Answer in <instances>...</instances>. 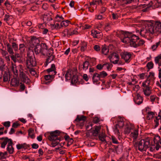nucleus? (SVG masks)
I'll return each mask as SVG.
<instances>
[{
    "label": "nucleus",
    "mask_w": 161,
    "mask_h": 161,
    "mask_svg": "<svg viewBox=\"0 0 161 161\" xmlns=\"http://www.w3.org/2000/svg\"><path fill=\"white\" fill-rule=\"evenodd\" d=\"M155 116L154 113L152 112H148L147 115V119L148 120L152 119Z\"/></svg>",
    "instance_id": "nucleus-40"
},
{
    "label": "nucleus",
    "mask_w": 161,
    "mask_h": 161,
    "mask_svg": "<svg viewBox=\"0 0 161 161\" xmlns=\"http://www.w3.org/2000/svg\"><path fill=\"white\" fill-rule=\"evenodd\" d=\"M134 128V126L131 125L126 126L124 130L125 134H128L130 132H131V131L133 130Z\"/></svg>",
    "instance_id": "nucleus-27"
},
{
    "label": "nucleus",
    "mask_w": 161,
    "mask_h": 161,
    "mask_svg": "<svg viewBox=\"0 0 161 161\" xmlns=\"http://www.w3.org/2000/svg\"><path fill=\"white\" fill-rule=\"evenodd\" d=\"M105 137L106 136L104 133H102L101 134H100L99 136V139L103 142H105Z\"/></svg>",
    "instance_id": "nucleus-41"
},
{
    "label": "nucleus",
    "mask_w": 161,
    "mask_h": 161,
    "mask_svg": "<svg viewBox=\"0 0 161 161\" xmlns=\"http://www.w3.org/2000/svg\"><path fill=\"white\" fill-rule=\"evenodd\" d=\"M108 58L111 63L114 64H116L118 63L119 57L117 53L113 52L108 56Z\"/></svg>",
    "instance_id": "nucleus-7"
},
{
    "label": "nucleus",
    "mask_w": 161,
    "mask_h": 161,
    "mask_svg": "<svg viewBox=\"0 0 161 161\" xmlns=\"http://www.w3.org/2000/svg\"><path fill=\"white\" fill-rule=\"evenodd\" d=\"M4 67L3 61L2 58H0V69L2 71H3Z\"/></svg>",
    "instance_id": "nucleus-46"
},
{
    "label": "nucleus",
    "mask_w": 161,
    "mask_h": 161,
    "mask_svg": "<svg viewBox=\"0 0 161 161\" xmlns=\"http://www.w3.org/2000/svg\"><path fill=\"white\" fill-rule=\"evenodd\" d=\"M111 29L110 25L109 24H107L105 26V30L106 31H108Z\"/></svg>",
    "instance_id": "nucleus-53"
},
{
    "label": "nucleus",
    "mask_w": 161,
    "mask_h": 161,
    "mask_svg": "<svg viewBox=\"0 0 161 161\" xmlns=\"http://www.w3.org/2000/svg\"><path fill=\"white\" fill-rule=\"evenodd\" d=\"M94 49L95 51H99L100 49V47L99 46L97 45H96L94 46Z\"/></svg>",
    "instance_id": "nucleus-59"
},
{
    "label": "nucleus",
    "mask_w": 161,
    "mask_h": 161,
    "mask_svg": "<svg viewBox=\"0 0 161 161\" xmlns=\"http://www.w3.org/2000/svg\"><path fill=\"white\" fill-rule=\"evenodd\" d=\"M134 101L136 104L139 105L142 102V98L139 94H137L136 97L134 98Z\"/></svg>",
    "instance_id": "nucleus-22"
},
{
    "label": "nucleus",
    "mask_w": 161,
    "mask_h": 161,
    "mask_svg": "<svg viewBox=\"0 0 161 161\" xmlns=\"http://www.w3.org/2000/svg\"><path fill=\"white\" fill-rule=\"evenodd\" d=\"M62 140V138H59L57 140L55 141H51L52 142L51 143V146L52 147H55L56 146L59 142Z\"/></svg>",
    "instance_id": "nucleus-36"
},
{
    "label": "nucleus",
    "mask_w": 161,
    "mask_h": 161,
    "mask_svg": "<svg viewBox=\"0 0 161 161\" xmlns=\"http://www.w3.org/2000/svg\"><path fill=\"white\" fill-rule=\"evenodd\" d=\"M99 75L100 78H104L107 75V73L104 71H103L100 72V73L99 74Z\"/></svg>",
    "instance_id": "nucleus-48"
},
{
    "label": "nucleus",
    "mask_w": 161,
    "mask_h": 161,
    "mask_svg": "<svg viewBox=\"0 0 161 161\" xmlns=\"http://www.w3.org/2000/svg\"><path fill=\"white\" fill-rule=\"evenodd\" d=\"M138 136V130L136 128L133 129L131 131V133L130 136L133 138L134 141L136 140Z\"/></svg>",
    "instance_id": "nucleus-16"
},
{
    "label": "nucleus",
    "mask_w": 161,
    "mask_h": 161,
    "mask_svg": "<svg viewBox=\"0 0 161 161\" xmlns=\"http://www.w3.org/2000/svg\"><path fill=\"white\" fill-rule=\"evenodd\" d=\"M52 77V75H46L45 76V79L46 80H49Z\"/></svg>",
    "instance_id": "nucleus-63"
},
{
    "label": "nucleus",
    "mask_w": 161,
    "mask_h": 161,
    "mask_svg": "<svg viewBox=\"0 0 161 161\" xmlns=\"http://www.w3.org/2000/svg\"><path fill=\"white\" fill-rule=\"evenodd\" d=\"M92 79L94 83L96 82L99 81L100 80V78L99 74L96 73H94L93 75Z\"/></svg>",
    "instance_id": "nucleus-24"
},
{
    "label": "nucleus",
    "mask_w": 161,
    "mask_h": 161,
    "mask_svg": "<svg viewBox=\"0 0 161 161\" xmlns=\"http://www.w3.org/2000/svg\"><path fill=\"white\" fill-rule=\"evenodd\" d=\"M93 121L95 123H97L99 121V119L97 117H95L93 118Z\"/></svg>",
    "instance_id": "nucleus-61"
},
{
    "label": "nucleus",
    "mask_w": 161,
    "mask_h": 161,
    "mask_svg": "<svg viewBox=\"0 0 161 161\" xmlns=\"http://www.w3.org/2000/svg\"><path fill=\"white\" fill-rule=\"evenodd\" d=\"M28 135L32 139L35 138L34 129L30 128L28 130Z\"/></svg>",
    "instance_id": "nucleus-31"
},
{
    "label": "nucleus",
    "mask_w": 161,
    "mask_h": 161,
    "mask_svg": "<svg viewBox=\"0 0 161 161\" xmlns=\"http://www.w3.org/2000/svg\"><path fill=\"white\" fill-rule=\"evenodd\" d=\"M160 44V42H156L155 44L153 45L152 46V49L153 50H156V49L157 48V47L158 46V45H159Z\"/></svg>",
    "instance_id": "nucleus-50"
},
{
    "label": "nucleus",
    "mask_w": 161,
    "mask_h": 161,
    "mask_svg": "<svg viewBox=\"0 0 161 161\" xmlns=\"http://www.w3.org/2000/svg\"><path fill=\"white\" fill-rule=\"evenodd\" d=\"M19 76L24 82L28 83L30 82V80L27 76H26L23 71L19 70Z\"/></svg>",
    "instance_id": "nucleus-17"
},
{
    "label": "nucleus",
    "mask_w": 161,
    "mask_h": 161,
    "mask_svg": "<svg viewBox=\"0 0 161 161\" xmlns=\"http://www.w3.org/2000/svg\"><path fill=\"white\" fill-rule=\"evenodd\" d=\"M12 47L14 51H17L18 50V46L17 44L14 42H13L12 43Z\"/></svg>",
    "instance_id": "nucleus-49"
},
{
    "label": "nucleus",
    "mask_w": 161,
    "mask_h": 161,
    "mask_svg": "<svg viewBox=\"0 0 161 161\" xmlns=\"http://www.w3.org/2000/svg\"><path fill=\"white\" fill-rule=\"evenodd\" d=\"M22 66H21V65H19V66H16V65L12 63V66H11L12 70L13 71V72L14 74L16 76H17L18 75V70H19V74H20L19 70H21V71H23L22 69Z\"/></svg>",
    "instance_id": "nucleus-12"
},
{
    "label": "nucleus",
    "mask_w": 161,
    "mask_h": 161,
    "mask_svg": "<svg viewBox=\"0 0 161 161\" xmlns=\"http://www.w3.org/2000/svg\"><path fill=\"white\" fill-rule=\"evenodd\" d=\"M161 32V22L156 21L154 25L152 24L143 28L140 31V33L143 37L152 38L154 36L158 35Z\"/></svg>",
    "instance_id": "nucleus-1"
},
{
    "label": "nucleus",
    "mask_w": 161,
    "mask_h": 161,
    "mask_svg": "<svg viewBox=\"0 0 161 161\" xmlns=\"http://www.w3.org/2000/svg\"><path fill=\"white\" fill-rule=\"evenodd\" d=\"M19 80L15 78L12 79L11 81V85L13 86H18L19 85Z\"/></svg>",
    "instance_id": "nucleus-26"
},
{
    "label": "nucleus",
    "mask_w": 161,
    "mask_h": 161,
    "mask_svg": "<svg viewBox=\"0 0 161 161\" xmlns=\"http://www.w3.org/2000/svg\"><path fill=\"white\" fill-rule=\"evenodd\" d=\"M25 47L23 44H20L19 46V50L21 53H23L25 51Z\"/></svg>",
    "instance_id": "nucleus-37"
},
{
    "label": "nucleus",
    "mask_w": 161,
    "mask_h": 161,
    "mask_svg": "<svg viewBox=\"0 0 161 161\" xmlns=\"http://www.w3.org/2000/svg\"><path fill=\"white\" fill-rule=\"evenodd\" d=\"M152 141L148 137L145 140H141L140 141L138 144V149L141 151H145L147 149L151 146H153L152 144L153 142L151 143L150 141Z\"/></svg>",
    "instance_id": "nucleus-5"
},
{
    "label": "nucleus",
    "mask_w": 161,
    "mask_h": 161,
    "mask_svg": "<svg viewBox=\"0 0 161 161\" xmlns=\"http://www.w3.org/2000/svg\"><path fill=\"white\" fill-rule=\"evenodd\" d=\"M12 144L13 143H11L10 145H7V150L10 154H13L14 151V149L13 147Z\"/></svg>",
    "instance_id": "nucleus-29"
},
{
    "label": "nucleus",
    "mask_w": 161,
    "mask_h": 161,
    "mask_svg": "<svg viewBox=\"0 0 161 161\" xmlns=\"http://www.w3.org/2000/svg\"><path fill=\"white\" fill-rule=\"evenodd\" d=\"M32 147L35 149H37L38 147V145L37 144L34 143L31 145Z\"/></svg>",
    "instance_id": "nucleus-57"
},
{
    "label": "nucleus",
    "mask_w": 161,
    "mask_h": 161,
    "mask_svg": "<svg viewBox=\"0 0 161 161\" xmlns=\"http://www.w3.org/2000/svg\"><path fill=\"white\" fill-rule=\"evenodd\" d=\"M153 64L152 62H148L147 65V66L149 69H151L153 68Z\"/></svg>",
    "instance_id": "nucleus-51"
},
{
    "label": "nucleus",
    "mask_w": 161,
    "mask_h": 161,
    "mask_svg": "<svg viewBox=\"0 0 161 161\" xmlns=\"http://www.w3.org/2000/svg\"><path fill=\"white\" fill-rule=\"evenodd\" d=\"M64 34L65 36H71L74 34H77L78 32L77 29L72 30L71 29H66L64 31Z\"/></svg>",
    "instance_id": "nucleus-14"
},
{
    "label": "nucleus",
    "mask_w": 161,
    "mask_h": 161,
    "mask_svg": "<svg viewBox=\"0 0 161 161\" xmlns=\"http://www.w3.org/2000/svg\"><path fill=\"white\" fill-rule=\"evenodd\" d=\"M83 78L86 81H87L89 80V78H88V76H87V75L86 74H84L83 75Z\"/></svg>",
    "instance_id": "nucleus-62"
},
{
    "label": "nucleus",
    "mask_w": 161,
    "mask_h": 161,
    "mask_svg": "<svg viewBox=\"0 0 161 161\" xmlns=\"http://www.w3.org/2000/svg\"><path fill=\"white\" fill-rule=\"evenodd\" d=\"M92 124L90 123L86 126V129L87 131L86 136L89 138H92V136H96L97 135L100 128L99 126H95L92 127Z\"/></svg>",
    "instance_id": "nucleus-4"
},
{
    "label": "nucleus",
    "mask_w": 161,
    "mask_h": 161,
    "mask_svg": "<svg viewBox=\"0 0 161 161\" xmlns=\"http://www.w3.org/2000/svg\"><path fill=\"white\" fill-rule=\"evenodd\" d=\"M86 119V117L84 116L78 115L74 121L76 122V124L78 126L81 127L84 125V122Z\"/></svg>",
    "instance_id": "nucleus-8"
},
{
    "label": "nucleus",
    "mask_w": 161,
    "mask_h": 161,
    "mask_svg": "<svg viewBox=\"0 0 161 161\" xmlns=\"http://www.w3.org/2000/svg\"><path fill=\"white\" fill-rule=\"evenodd\" d=\"M70 21L68 20H63L62 22H61V25L62 27H66L68 25Z\"/></svg>",
    "instance_id": "nucleus-39"
},
{
    "label": "nucleus",
    "mask_w": 161,
    "mask_h": 161,
    "mask_svg": "<svg viewBox=\"0 0 161 161\" xmlns=\"http://www.w3.org/2000/svg\"><path fill=\"white\" fill-rule=\"evenodd\" d=\"M150 82L148 79L142 83V88H147L150 87Z\"/></svg>",
    "instance_id": "nucleus-35"
},
{
    "label": "nucleus",
    "mask_w": 161,
    "mask_h": 161,
    "mask_svg": "<svg viewBox=\"0 0 161 161\" xmlns=\"http://www.w3.org/2000/svg\"><path fill=\"white\" fill-rule=\"evenodd\" d=\"M60 135L59 131L56 130L51 132L49 136V139L50 141H55L58 139L59 138H62V140L63 139V138H60L58 137Z\"/></svg>",
    "instance_id": "nucleus-11"
},
{
    "label": "nucleus",
    "mask_w": 161,
    "mask_h": 161,
    "mask_svg": "<svg viewBox=\"0 0 161 161\" xmlns=\"http://www.w3.org/2000/svg\"><path fill=\"white\" fill-rule=\"evenodd\" d=\"M16 148L18 150H20L22 149H27L29 147V145L27 144L26 143H19L16 145Z\"/></svg>",
    "instance_id": "nucleus-20"
},
{
    "label": "nucleus",
    "mask_w": 161,
    "mask_h": 161,
    "mask_svg": "<svg viewBox=\"0 0 161 161\" xmlns=\"http://www.w3.org/2000/svg\"><path fill=\"white\" fill-rule=\"evenodd\" d=\"M2 53L3 56L5 57L8 55V52L5 50H2Z\"/></svg>",
    "instance_id": "nucleus-64"
},
{
    "label": "nucleus",
    "mask_w": 161,
    "mask_h": 161,
    "mask_svg": "<svg viewBox=\"0 0 161 161\" xmlns=\"http://www.w3.org/2000/svg\"><path fill=\"white\" fill-rule=\"evenodd\" d=\"M64 19L62 16L57 15L55 17V20L58 22H61Z\"/></svg>",
    "instance_id": "nucleus-43"
},
{
    "label": "nucleus",
    "mask_w": 161,
    "mask_h": 161,
    "mask_svg": "<svg viewBox=\"0 0 161 161\" xmlns=\"http://www.w3.org/2000/svg\"><path fill=\"white\" fill-rule=\"evenodd\" d=\"M91 35L94 38H99L101 36L100 32L95 30H92L91 32Z\"/></svg>",
    "instance_id": "nucleus-23"
},
{
    "label": "nucleus",
    "mask_w": 161,
    "mask_h": 161,
    "mask_svg": "<svg viewBox=\"0 0 161 161\" xmlns=\"http://www.w3.org/2000/svg\"><path fill=\"white\" fill-rule=\"evenodd\" d=\"M20 89L21 90V91H23L24 90L25 88V86L24 84L22 83H20Z\"/></svg>",
    "instance_id": "nucleus-58"
},
{
    "label": "nucleus",
    "mask_w": 161,
    "mask_h": 161,
    "mask_svg": "<svg viewBox=\"0 0 161 161\" xmlns=\"http://www.w3.org/2000/svg\"><path fill=\"white\" fill-rule=\"evenodd\" d=\"M140 78L141 79H143L145 78L146 76V73H142L139 75Z\"/></svg>",
    "instance_id": "nucleus-54"
},
{
    "label": "nucleus",
    "mask_w": 161,
    "mask_h": 161,
    "mask_svg": "<svg viewBox=\"0 0 161 161\" xmlns=\"http://www.w3.org/2000/svg\"><path fill=\"white\" fill-rule=\"evenodd\" d=\"M7 152H5L4 153L0 152V160L4 159L6 158V155L7 154Z\"/></svg>",
    "instance_id": "nucleus-44"
},
{
    "label": "nucleus",
    "mask_w": 161,
    "mask_h": 161,
    "mask_svg": "<svg viewBox=\"0 0 161 161\" xmlns=\"http://www.w3.org/2000/svg\"><path fill=\"white\" fill-rule=\"evenodd\" d=\"M7 49L8 52L11 55H13L14 54V52L13 50V48L11 47L10 44L8 43L7 45Z\"/></svg>",
    "instance_id": "nucleus-32"
},
{
    "label": "nucleus",
    "mask_w": 161,
    "mask_h": 161,
    "mask_svg": "<svg viewBox=\"0 0 161 161\" xmlns=\"http://www.w3.org/2000/svg\"><path fill=\"white\" fill-rule=\"evenodd\" d=\"M124 125V122L121 119H120V120L119 121L117 124H116V125L115 126L114 128V131L115 133L117 135L119 134V130L118 129V128H121L123 127Z\"/></svg>",
    "instance_id": "nucleus-13"
},
{
    "label": "nucleus",
    "mask_w": 161,
    "mask_h": 161,
    "mask_svg": "<svg viewBox=\"0 0 161 161\" xmlns=\"http://www.w3.org/2000/svg\"><path fill=\"white\" fill-rule=\"evenodd\" d=\"M89 65V63L87 61L85 62L83 65V69L84 70H86L88 67Z\"/></svg>",
    "instance_id": "nucleus-42"
},
{
    "label": "nucleus",
    "mask_w": 161,
    "mask_h": 161,
    "mask_svg": "<svg viewBox=\"0 0 161 161\" xmlns=\"http://www.w3.org/2000/svg\"><path fill=\"white\" fill-rule=\"evenodd\" d=\"M55 27L54 28L56 29H58L60 28L62 26L61 25V24H60L59 23H56L54 24Z\"/></svg>",
    "instance_id": "nucleus-56"
},
{
    "label": "nucleus",
    "mask_w": 161,
    "mask_h": 161,
    "mask_svg": "<svg viewBox=\"0 0 161 161\" xmlns=\"http://www.w3.org/2000/svg\"><path fill=\"white\" fill-rule=\"evenodd\" d=\"M11 143H12V141L11 139L7 138H3L2 139V142L1 143V147L2 148H4L7 144V145H9Z\"/></svg>",
    "instance_id": "nucleus-15"
},
{
    "label": "nucleus",
    "mask_w": 161,
    "mask_h": 161,
    "mask_svg": "<svg viewBox=\"0 0 161 161\" xmlns=\"http://www.w3.org/2000/svg\"><path fill=\"white\" fill-rule=\"evenodd\" d=\"M102 53L104 55H107L109 49L106 46H103L102 49Z\"/></svg>",
    "instance_id": "nucleus-33"
},
{
    "label": "nucleus",
    "mask_w": 161,
    "mask_h": 161,
    "mask_svg": "<svg viewBox=\"0 0 161 161\" xmlns=\"http://www.w3.org/2000/svg\"><path fill=\"white\" fill-rule=\"evenodd\" d=\"M112 64L110 63H106L103 65L104 69H106L108 70H110L112 67Z\"/></svg>",
    "instance_id": "nucleus-34"
},
{
    "label": "nucleus",
    "mask_w": 161,
    "mask_h": 161,
    "mask_svg": "<svg viewBox=\"0 0 161 161\" xmlns=\"http://www.w3.org/2000/svg\"><path fill=\"white\" fill-rule=\"evenodd\" d=\"M30 69L29 71L31 74L33 76H35V77H37V75L36 73L35 70L33 68H30Z\"/></svg>",
    "instance_id": "nucleus-47"
},
{
    "label": "nucleus",
    "mask_w": 161,
    "mask_h": 161,
    "mask_svg": "<svg viewBox=\"0 0 161 161\" xmlns=\"http://www.w3.org/2000/svg\"><path fill=\"white\" fill-rule=\"evenodd\" d=\"M11 58L14 62H19L20 59V56L18 53H15L14 55H11Z\"/></svg>",
    "instance_id": "nucleus-19"
},
{
    "label": "nucleus",
    "mask_w": 161,
    "mask_h": 161,
    "mask_svg": "<svg viewBox=\"0 0 161 161\" xmlns=\"http://www.w3.org/2000/svg\"><path fill=\"white\" fill-rule=\"evenodd\" d=\"M27 59L26 65L28 68H30L36 65V62L35 61L33 51L31 50H29L27 53Z\"/></svg>",
    "instance_id": "nucleus-6"
},
{
    "label": "nucleus",
    "mask_w": 161,
    "mask_h": 161,
    "mask_svg": "<svg viewBox=\"0 0 161 161\" xmlns=\"http://www.w3.org/2000/svg\"><path fill=\"white\" fill-rule=\"evenodd\" d=\"M139 38L136 36L129 32H125L121 38V41L126 44H129L131 47H136L138 46L143 45L144 42L141 40L138 42Z\"/></svg>",
    "instance_id": "nucleus-2"
},
{
    "label": "nucleus",
    "mask_w": 161,
    "mask_h": 161,
    "mask_svg": "<svg viewBox=\"0 0 161 161\" xmlns=\"http://www.w3.org/2000/svg\"><path fill=\"white\" fill-rule=\"evenodd\" d=\"M76 74V70H75L74 74L71 79V82L73 83H75L78 81V78Z\"/></svg>",
    "instance_id": "nucleus-25"
},
{
    "label": "nucleus",
    "mask_w": 161,
    "mask_h": 161,
    "mask_svg": "<svg viewBox=\"0 0 161 161\" xmlns=\"http://www.w3.org/2000/svg\"><path fill=\"white\" fill-rule=\"evenodd\" d=\"M87 44L86 42H82V45L81 47V50L82 51H85L86 48Z\"/></svg>",
    "instance_id": "nucleus-45"
},
{
    "label": "nucleus",
    "mask_w": 161,
    "mask_h": 161,
    "mask_svg": "<svg viewBox=\"0 0 161 161\" xmlns=\"http://www.w3.org/2000/svg\"><path fill=\"white\" fill-rule=\"evenodd\" d=\"M155 61L156 64L159 66H161V54L159 55L155 58Z\"/></svg>",
    "instance_id": "nucleus-30"
},
{
    "label": "nucleus",
    "mask_w": 161,
    "mask_h": 161,
    "mask_svg": "<svg viewBox=\"0 0 161 161\" xmlns=\"http://www.w3.org/2000/svg\"><path fill=\"white\" fill-rule=\"evenodd\" d=\"M30 47H29V50H32L34 48V51L36 54H41L44 55L47 51V46L44 43H40L39 40L36 37H32L31 39L30 43Z\"/></svg>",
    "instance_id": "nucleus-3"
},
{
    "label": "nucleus",
    "mask_w": 161,
    "mask_h": 161,
    "mask_svg": "<svg viewBox=\"0 0 161 161\" xmlns=\"http://www.w3.org/2000/svg\"><path fill=\"white\" fill-rule=\"evenodd\" d=\"M10 124L9 121H6L3 123V124L5 127L8 128L10 126Z\"/></svg>",
    "instance_id": "nucleus-55"
},
{
    "label": "nucleus",
    "mask_w": 161,
    "mask_h": 161,
    "mask_svg": "<svg viewBox=\"0 0 161 161\" xmlns=\"http://www.w3.org/2000/svg\"><path fill=\"white\" fill-rule=\"evenodd\" d=\"M102 1L101 0L93 1L92 2L90 3V5H94V7L96 8L97 5H100L102 4Z\"/></svg>",
    "instance_id": "nucleus-28"
},
{
    "label": "nucleus",
    "mask_w": 161,
    "mask_h": 161,
    "mask_svg": "<svg viewBox=\"0 0 161 161\" xmlns=\"http://www.w3.org/2000/svg\"><path fill=\"white\" fill-rule=\"evenodd\" d=\"M103 18V15H96L95 19H101Z\"/></svg>",
    "instance_id": "nucleus-60"
},
{
    "label": "nucleus",
    "mask_w": 161,
    "mask_h": 161,
    "mask_svg": "<svg viewBox=\"0 0 161 161\" xmlns=\"http://www.w3.org/2000/svg\"><path fill=\"white\" fill-rule=\"evenodd\" d=\"M144 95L146 97H148L152 93V90L150 87L142 88Z\"/></svg>",
    "instance_id": "nucleus-21"
},
{
    "label": "nucleus",
    "mask_w": 161,
    "mask_h": 161,
    "mask_svg": "<svg viewBox=\"0 0 161 161\" xmlns=\"http://www.w3.org/2000/svg\"><path fill=\"white\" fill-rule=\"evenodd\" d=\"M121 58L124 59L125 62L129 63L130 60L131 54L129 52H124L120 54Z\"/></svg>",
    "instance_id": "nucleus-10"
},
{
    "label": "nucleus",
    "mask_w": 161,
    "mask_h": 161,
    "mask_svg": "<svg viewBox=\"0 0 161 161\" xmlns=\"http://www.w3.org/2000/svg\"><path fill=\"white\" fill-rule=\"evenodd\" d=\"M161 116L159 114L158 116L156 117V119L154 120V122L155 125L154 126V128H156L159 125V120L161 119Z\"/></svg>",
    "instance_id": "nucleus-38"
},
{
    "label": "nucleus",
    "mask_w": 161,
    "mask_h": 161,
    "mask_svg": "<svg viewBox=\"0 0 161 161\" xmlns=\"http://www.w3.org/2000/svg\"><path fill=\"white\" fill-rule=\"evenodd\" d=\"M8 80V74L7 73H5L3 75V80L4 81L6 82Z\"/></svg>",
    "instance_id": "nucleus-52"
},
{
    "label": "nucleus",
    "mask_w": 161,
    "mask_h": 161,
    "mask_svg": "<svg viewBox=\"0 0 161 161\" xmlns=\"http://www.w3.org/2000/svg\"><path fill=\"white\" fill-rule=\"evenodd\" d=\"M74 72V70L70 69L68 70L65 74V78L66 80H71Z\"/></svg>",
    "instance_id": "nucleus-18"
},
{
    "label": "nucleus",
    "mask_w": 161,
    "mask_h": 161,
    "mask_svg": "<svg viewBox=\"0 0 161 161\" xmlns=\"http://www.w3.org/2000/svg\"><path fill=\"white\" fill-rule=\"evenodd\" d=\"M152 145L156 147V149L158 150L160 147H161V138L158 136H156L154 137L153 143Z\"/></svg>",
    "instance_id": "nucleus-9"
}]
</instances>
